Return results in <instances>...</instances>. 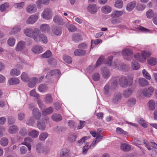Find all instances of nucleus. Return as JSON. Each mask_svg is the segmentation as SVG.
<instances>
[{
	"label": "nucleus",
	"mask_w": 157,
	"mask_h": 157,
	"mask_svg": "<svg viewBox=\"0 0 157 157\" xmlns=\"http://www.w3.org/2000/svg\"><path fill=\"white\" fill-rule=\"evenodd\" d=\"M39 134V132L35 130H33L29 132V135L33 138H37Z\"/></svg>",
	"instance_id": "38"
},
{
	"label": "nucleus",
	"mask_w": 157,
	"mask_h": 157,
	"mask_svg": "<svg viewBox=\"0 0 157 157\" xmlns=\"http://www.w3.org/2000/svg\"><path fill=\"white\" fill-rule=\"evenodd\" d=\"M138 82L140 85L142 87L148 86L149 84L148 82L143 78H140L139 79Z\"/></svg>",
	"instance_id": "23"
},
{
	"label": "nucleus",
	"mask_w": 157,
	"mask_h": 157,
	"mask_svg": "<svg viewBox=\"0 0 157 157\" xmlns=\"http://www.w3.org/2000/svg\"><path fill=\"white\" fill-rule=\"evenodd\" d=\"M154 89L152 86H150L147 89H144L143 91V95L146 97H150L154 91Z\"/></svg>",
	"instance_id": "8"
},
{
	"label": "nucleus",
	"mask_w": 157,
	"mask_h": 157,
	"mask_svg": "<svg viewBox=\"0 0 157 157\" xmlns=\"http://www.w3.org/2000/svg\"><path fill=\"white\" fill-rule=\"evenodd\" d=\"M115 6L117 8H121L123 5V2L121 0H115Z\"/></svg>",
	"instance_id": "61"
},
{
	"label": "nucleus",
	"mask_w": 157,
	"mask_h": 157,
	"mask_svg": "<svg viewBox=\"0 0 157 157\" xmlns=\"http://www.w3.org/2000/svg\"><path fill=\"white\" fill-rule=\"evenodd\" d=\"M60 74V72L57 69L53 70H51L49 72H48L47 74L46 78L48 79H51L52 77H54L58 78L59 77Z\"/></svg>",
	"instance_id": "5"
},
{
	"label": "nucleus",
	"mask_w": 157,
	"mask_h": 157,
	"mask_svg": "<svg viewBox=\"0 0 157 157\" xmlns=\"http://www.w3.org/2000/svg\"><path fill=\"white\" fill-rule=\"evenodd\" d=\"M20 74V71L19 70L14 68L12 69L10 72V75L12 76H18Z\"/></svg>",
	"instance_id": "51"
},
{
	"label": "nucleus",
	"mask_w": 157,
	"mask_h": 157,
	"mask_svg": "<svg viewBox=\"0 0 157 157\" xmlns=\"http://www.w3.org/2000/svg\"><path fill=\"white\" fill-rule=\"evenodd\" d=\"M121 148L125 151H128L131 149L130 145L127 144H121Z\"/></svg>",
	"instance_id": "44"
},
{
	"label": "nucleus",
	"mask_w": 157,
	"mask_h": 157,
	"mask_svg": "<svg viewBox=\"0 0 157 157\" xmlns=\"http://www.w3.org/2000/svg\"><path fill=\"white\" fill-rule=\"evenodd\" d=\"M21 29V27L19 26H15L12 29V31L10 33L11 35L15 34L20 32Z\"/></svg>",
	"instance_id": "57"
},
{
	"label": "nucleus",
	"mask_w": 157,
	"mask_h": 157,
	"mask_svg": "<svg viewBox=\"0 0 157 157\" xmlns=\"http://www.w3.org/2000/svg\"><path fill=\"white\" fill-rule=\"evenodd\" d=\"M18 130L17 127L15 125H12L8 129V132L10 134H14Z\"/></svg>",
	"instance_id": "36"
},
{
	"label": "nucleus",
	"mask_w": 157,
	"mask_h": 157,
	"mask_svg": "<svg viewBox=\"0 0 157 157\" xmlns=\"http://www.w3.org/2000/svg\"><path fill=\"white\" fill-rule=\"evenodd\" d=\"M32 139L30 137H28L25 138L24 142L22 144L26 146L29 150L30 151L31 149V146L30 144V143L32 142Z\"/></svg>",
	"instance_id": "19"
},
{
	"label": "nucleus",
	"mask_w": 157,
	"mask_h": 157,
	"mask_svg": "<svg viewBox=\"0 0 157 157\" xmlns=\"http://www.w3.org/2000/svg\"><path fill=\"white\" fill-rule=\"evenodd\" d=\"M140 65L135 60H133L131 64V68L132 69L136 70H137L139 68Z\"/></svg>",
	"instance_id": "35"
},
{
	"label": "nucleus",
	"mask_w": 157,
	"mask_h": 157,
	"mask_svg": "<svg viewBox=\"0 0 157 157\" xmlns=\"http://www.w3.org/2000/svg\"><path fill=\"white\" fill-rule=\"evenodd\" d=\"M120 70L124 71H128L130 69V66L128 64H126L123 62L121 63Z\"/></svg>",
	"instance_id": "28"
},
{
	"label": "nucleus",
	"mask_w": 157,
	"mask_h": 157,
	"mask_svg": "<svg viewBox=\"0 0 157 157\" xmlns=\"http://www.w3.org/2000/svg\"><path fill=\"white\" fill-rule=\"evenodd\" d=\"M20 82L19 79L16 78H13L10 79L8 81V83L10 85H13L18 84Z\"/></svg>",
	"instance_id": "33"
},
{
	"label": "nucleus",
	"mask_w": 157,
	"mask_h": 157,
	"mask_svg": "<svg viewBox=\"0 0 157 157\" xmlns=\"http://www.w3.org/2000/svg\"><path fill=\"white\" fill-rule=\"evenodd\" d=\"M111 11V8L107 6H104L101 8L102 12L105 13H110Z\"/></svg>",
	"instance_id": "50"
},
{
	"label": "nucleus",
	"mask_w": 157,
	"mask_h": 157,
	"mask_svg": "<svg viewBox=\"0 0 157 157\" xmlns=\"http://www.w3.org/2000/svg\"><path fill=\"white\" fill-rule=\"evenodd\" d=\"M133 78L132 77H128V78L124 76H121L119 79V84L122 87L125 88L131 86L133 82Z\"/></svg>",
	"instance_id": "1"
},
{
	"label": "nucleus",
	"mask_w": 157,
	"mask_h": 157,
	"mask_svg": "<svg viewBox=\"0 0 157 157\" xmlns=\"http://www.w3.org/2000/svg\"><path fill=\"white\" fill-rule=\"evenodd\" d=\"M136 102V98H131L129 99L127 102V105L130 107H132L135 105Z\"/></svg>",
	"instance_id": "30"
},
{
	"label": "nucleus",
	"mask_w": 157,
	"mask_h": 157,
	"mask_svg": "<svg viewBox=\"0 0 157 157\" xmlns=\"http://www.w3.org/2000/svg\"><path fill=\"white\" fill-rule=\"evenodd\" d=\"M87 10L91 14H94L97 11V7L94 4H91L89 5L87 7Z\"/></svg>",
	"instance_id": "13"
},
{
	"label": "nucleus",
	"mask_w": 157,
	"mask_h": 157,
	"mask_svg": "<svg viewBox=\"0 0 157 157\" xmlns=\"http://www.w3.org/2000/svg\"><path fill=\"white\" fill-rule=\"evenodd\" d=\"M63 59L67 63L71 64L72 62V59L69 56H63Z\"/></svg>",
	"instance_id": "59"
},
{
	"label": "nucleus",
	"mask_w": 157,
	"mask_h": 157,
	"mask_svg": "<svg viewBox=\"0 0 157 157\" xmlns=\"http://www.w3.org/2000/svg\"><path fill=\"white\" fill-rule=\"evenodd\" d=\"M65 25L69 31L70 32H74L77 29L76 27L72 24L67 23Z\"/></svg>",
	"instance_id": "39"
},
{
	"label": "nucleus",
	"mask_w": 157,
	"mask_h": 157,
	"mask_svg": "<svg viewBox=\"0 0 157 157\" xmlns=\"http://www.w3.org/2000/svg\"><path fill=\"white\" fill-rule=\"evenodd\" d=\"M134 57L139 62L142 63H143L146 61L145 57L143 56L142 53L140 54L139 53H137L135 55Z\"/></svg>",
	"instance_id": "27"
},
{
	"label": "nucleus",
	"mask_w": 157,
	"mask_h": 157,
	"mask_svg": "<svg viewBox=\"0 0 157 157\" xmlns=\"http://www.w3.org/2000/svg\"><path fill=\"white\" fill-rule=\"evenodd\" d=\"M31 50L33 53L39 54L42 52L43 48L41 46L39 45H35L33 47Z\"/></svg>",
	"instance_id": "17"
},
{
	"label": "nucleus",
	"mask_w": 157,
	"mask_h": 157,
	"mask_svg": "<svg viewBox=\"0 0 157 157\" xmlns=\"http://www.w3.org/2000/svg\"><path fill=\"white\" fill-rule=\"evenodd\" d=\"M38 89L40 92H44L47 90L48 87L45 84H41L38 86Z\"/></svg>",
	"instance_id": "40"
},
{
	"label": "nucleus",
	"mask_w": 157,
	"mask_h": 157,
	"mask_svg": "<svg viewBox=\"0 0 157 157\" xmlns=\"http://www.w3.org/2000/svg\"><path fill=\"white\" fill-rule=\"evenodd\" d=\"M135 88V86H133L125 90L123 92V95L124 97L127 98L129 97L133 93Z\"/></svg>",
	"instance_id": "12"
},
{
	"label": "nucleus",
	"mask_w": 157,
	"mask_h": 157,
	"mask_svg": "<svg viewBox=\"0 0 157 157\" xmlns=\"http://www.w3.org/2000/svg\"><path fill=\"white\" fill-rule=\"evenodd\" d=\"M15 42V39L14 38L11 37L8 39L7 41V43L9 46H12L14 45Z\"/></svg>",
	"instance_id": "64"
},
{
	"label": "nucleus",
	"mask_w": 157,
	"mask_h": 157,
	"mask_svg": "<svg viewBox=\"0 0 157 157\" xmlns=\"http://www.w3.org/2000/svg\"><path fill=\"white\" fill-rule=\"evenodd\" d=\"M123 11L116 10L113 11L111 14V16L112 18H116L118 17L123 14Z\"/></svg>",
	"instance_id": "31"
},
{
	"label": "nucleus",
	"mask_w": 157,
	"mask_h": 157,
	"mask_svg": "<svg viewBox=\"0 0 157 157\" xmlns=\"http://www.w3.org/2000/svg\"><path fill=\"white\" fill-rule=\"evenodd\" d=\"M54 109L52 107H50L48 108H45L42 111L43 115H46L51 114L53 113Z\"/></svg>",
	"instance_id": "26"
},
{
	"label": "nucleus",
	"mask_w": 157,
	"mask_h": 157,
	"mask_svg": "<svg viewBox=\"0 0 157 157\" xmlns=\"http://www.w3.org/2000/svg\"><path fill=\"white\" fill-rule=\"evenodd\" d=\"M70 155V153L69 149L64 148L61 150L60 152V157H69Z\"/></svg>",
	"instance_id": "15"
},
{
	"label": "nucleus",
	"mask_w": 157,
	"mask_h": 157,
	"mask_svg": "<svg viewBox=\"0 0 157 157\" xmlns=\"http://www.w3.org/2000/svg\"><path fill=\"white\" fill-rule=\"evenodd\" d=\"M62 31V29L58 27H55L52 30V32L53 33L57 36L60 35L61 34Z\"/></svg>",
	"instance_id": "42"
},
{
	"label": "nucleus",
	"mask_w": 157,
	"mask_h": 157,
	"mask_svg": "<svg viewBox=\"0 0 157 157\" xmlns=\"http://www.w3.org/2000/svg\"><path fill=\"white\" fill-rule=\"evenodd\" d=\"M26 11L27 13H32L35 12L37 10L36 5L34 4H29L26 7Z\"/></svg>",
	"instance_id": "11"
},
{
	"label": "nucleus",
	"mask_w": 157,
	"mask_h": 157,
	"mask_svg": "<svg viewBox=\"0 0 157 157\" xmlns=\"http://www.w3.org/2000/svg\"><path fill=\"white\" fill-rule=\"evenodd\" d=\"M143 143L145 144V147L148 150H150L151 149L150 146L155 148L157 149V144L155 143L152 142H148L147 140L145 141V140H143Z\"/></svg>",
	"instance_id": "14"
},
{
	"label": "nucleus",
	"mask_w": 157,
	"mask_h": 157,
	"mask_svg": "<svg viewBox=\"0 0 157 157\" xmlns=\"http://www.w3.org/2000/svg\"><path fill=\"white\" fill-rule=\"evenodd\" d=\"M86 50H81L80 49H76L74 52V54L75 56H84L86 54Z\"/></svg>",
	"instance_id": "22"
},
{
	"label": "nucleus",
	"mask_w": 157,
	"mask_h": 157,
	"mask_svg": "<svg viewBox=\"0 0 157 157\" xmlns=\"http://www.w3.org/2000/svg\"><path fill=\"white\" fill-rule=\"evenodd\" d=\"M26 44L25 42L21 40L17 44L15 48V50L17 52L23 51L25 48Z\"/></svg>",
	"instance_id": "9"
},
{
	"label": "nucleus",
	"mask_w": 157,
	"mask_h": 157,
	"mask_svg": "<svg viewBox=\"0 0 157 157\" xmlns=\"http://www.w3.org/2000/svg\"><path fill=\"white\" fill-rule=\"evenodd\" d=\"M33 117L35 119H39L41 116V112L38 109L35 108H33L32 111Z\"/></svg>",
	"instance_id": "10"
},
{
	"label": "nucleus",
	"mask_w": 157,
	"mask_h": 157,
	"mask_svg": "<svg viewBox=\"0 0 157 157\" xmlns=\"http://www.w3.org/2000/svg\"><path fill=\"white\" fill-rule=\"evenodd\" d=\"M67 125L70 128L75 129L76 128L75 123L72 120H69L67 121Z\"/></svg>",
	"instance_id": "55"
},
{
	"label": "nucleus",
	"mask_w": 157,
	"mask_h": 157,
	"mask_svg": "<svg viewBox=\"0 0 157 157\" xmlns=\"http://www.w3.org/2000/svg\"><path fill=\"white\" fill-rule=\"evenodd\" d=\"M52 54L50 50H48L42 54L41 56L43 58H48L52 56Z\"/></svg>",
	"instance_id": "58"
},
{
	"label": "nucleus",
	"mask_w": 157,
	"mask_h": 157,
	"mask_svg": "<svg viewBox=\"0 0 157 157\" xmlns=\"http://www.w3.org/2000/svg\"><path fill=\"white\" fill-rule=\"evenodd\" d=\"M21 79L24 82H27L29 80V77L25 72L22 73L21 75Z\"/></svg>",
	"instance_id": "43"
},
{
	"label": "nucleus",
	"mask_w": 157,
	"mask_h": 157,
	"mask_svg": "<svg viewBox=\"0 0 157 157\" xmlns=\"http://www.w3.org/2000/svg\"><path fill=\"white\" fill-rule=\"evenodd\" d=\"M121 63V62H120V61L118 60H116L114 61L112 65L115 68L117 69L120 70V67Z\"/></svg>",
	"instance_id": "56"
},
{
	"label": "nucleus",
	"mask_w": 157,
	"mask_h": 157,
	"mask_svg": "<svg viewBox=\"0 0 157 157\" xmlns=\"http://www.w3.org/2000/svg\"><path fill=\"white\" fill-rule=\"evenodd\" d=\"M72 39L75 42H78L82 40L81 35L79 33H74L72 35Z\"/></svg>",
	"instance_id": "29"
},
{
	"label": "nucleus",
	"mask_w": 157,
	"mask_h": 157,
	"mask_svg": "<svg viewBox=\"0 0 157 157\" xmlns=\"http://www.w3.org/2000/svg\"><path fill=\"white\" fill-rule=\"evenodd\" d=\"M38 17L35 14L32 15L29 17L26 21L27 24H32L35 22L37 20Z\"/></svg>",
	"instance_id": "16"
},
{
	"label": "nucleus",
	"mask_w": 157,
	"mask_h": 157,
	"mask_svg": "<svg viewBox=\"0 0 157 157\" xmlns=\"http://www.w3.org/2000/svg\"><path fill=\"white\" fill-rule=\"evenodd\" d=\"M109 86L108 84H106L104 86L103 89V91L104 94L107 95L109 94Z\"/></svg>",
	"instance_id": "60"
},
{
	"label": "nucleus",
	"mask_w": 157,
	"mask_h": 157,
	"mask_svg": "<svg viewBox=\"0 0 157 157\" xmlns=\"http://www.w3.org/2000/svg\"><path fill=\"white\" fill-rule=\"evenodd\" d=\"M38 30L39 29H38L33 30L31 28H28L24 29V32L26 36L32 38L34 39Z\"/></svg>",
	"instance_id": "4"
},
{
	"label": "nucleus",
	"mask_w": 157,
	"mask_h": 157,
	"mask_svg": "<svg viewBox=\"0 0 157 157\" xmlns=\"http://www.w3.org/2000/svg\"><path fill=\"white\" fill-rule=\"evenodd\" d=\"M45 149V147L42 146V144L41 143H39L36 145V150L38 153L44 152V149Z\"/></svg>",
	"instance_id": "32"
},
{
	"label": "nucleus",
	"mask_w": 157,
	"mask_h": 157,
	"mask_svg": "<svg viewBox=\"0 0 157 157\" xmlns=\"http://www.w3.org/2000/svg\"><path fill=\"white\" fill-rule=\"evenodd\" d=\"M45 102L47 104H50L53 102V98L50 94H47L44 98Z\"/></svg>",
	"instance_id": "25"
},
{
	"label": "nucleus",
	"mask_w": 157,
	"mask_h": 157,
	"mask_svg": "<svg viewBox=\"0 0 157 157\" xmlns=\"http://www.w3.org/2000/svg\"><path fill=\"white\" fill-rule=\"evenodd\" d=\"M25 6V3L23 2L19 3H15L13 6L14 7L18 9H21L23 8Z\"/></svg>",
	"instance_id": "52"
},
{
	"label": "nucleus",
	"mask_w": 157,
	"mask_h": 157,
	"mask_svg": "<svg viewBox=\"0 0 157 157\" xmlns=\"http://www.w3.org/2000/svg\"><path fill=\"white\" fill-rule=\"evenodd\" d=\"M38 79L37 78H33L28 83V86L29 87L33 88L35 85Z\"/></svg>",
	"instance_id": "46"
},
{
	"label": "nucleus",
	"mask_w": 157,
	"mask_h": 157,
	"mask_svg": "<svg viewBox=\"0 0 157 157\" xmlns=\"http://www.w3.org/2000/svg\"><path fill=\"white\" fill-rule=\"evenodd\" d=\"M43 17L45 19L49 20L52 17V11L49 8H46L44 9L42 13Z\"/></svg>",
	"instance_id": "6"
},
{
	"label": "nucleus",
	"mask_w": 157,
	"mask_h": 157,
	"mask_svg": "<svg viewBox=\"0 0 157 157\" xmlns=\"http://www.w3.org/2000/svg\"><path fill=\"white\" fill-rule=\"evenodd\" d=\"M121 99V95L119 93H115L112 99V101L114 104H117Z\"/></svg>",
	"instance_id": "18"
},
{
	"label": "nucleus",
	"mask_w": 157,
	"mask_h": 157,
	"mask_svg": "<svg viewBox=\"0 0 157 157\" xmlns=\"http://www.w3.org/2000/svg\"><path fill=\"white\" fill-rule=\"evenodd\" d=\"M51 118L52 120L56 122L61 121L62 119V116L58 113H53L51 116Z\"/></svg>",
	"instance_id": "21"
},
{
	"label": "nucleus",
	"mask_w": 157,
	"mask_h": 157,
	"mask_svg": "<svg viewBox=\"0 0 157 157\" xmlns=\"http://www.w3.org/2000/svg\"><path fill=\"white\" fill-rule=\"evenodd\" d=\"M40 29L42 32L48 33L49 30V26L47 24H43L40 26Z\"/></svg>",
	"instance_id": "34"
},
{
	"label": "nucleus",
	"mask_w": 157,
	"mask_h": 157,
	"mask_svg": "<svg viewBox=\"0 0 157 157\" xmlns=\"http://www.w3.org/2000/svg\"><path fill=\"white\" fill-rule=\"evenodd\" d=\"M101 71L102 77L106 79H108L110 76L109 70L106 67H102Z\"/></svg>",
	"instance_id": "7"
},
{
	"label": "nucleus",
	"mask_w": 157,
	"mask_h": 157,
	"mask_svg": "<svg viewBox=\"0 0 157 157\" xmlns=\"http://www.w3.org/2000/svg\"><path fill=\"white\" fill-rule=\"evenodd\" d=\"M112 82L111 84V87L115 88L117 85L118 78L117 77H113L112 78Z\"/></svg>",
	"instance_id": "49"
},
{
	"label": "nucleus",
	"mask_w": 157,
	"mask_h": 157,
	"mask_svg": "<svg viewBox=\"0 0 157 157\" xmlns=\"http://www.w3.org/2000/svg\"><path fill=\"white\" fill-rule=\"evenodd\" d=\"M147 62L151 65H155L157 63V59L155 58L151 57L147 59Z\"/></svg>",
	"instance_id": "45"
},
{
	"label": "nucleus",
	"mask_w": 157,
	"mask_h": 157,
	"mask_svg": "<svg viewBox=\"0 0 157 157\" xmlns=\"http://www.w3.org/2000/svg\"><path fill=\"white\" fill-rule=\"evenodd\" d=\"M48 134L46 132H41L39 136V139L41 141L44 140L48 137Z\"/></svg>",
	"instance_id": "47"
},
{
	"label": "nucleus",
	"mask_w": 157,
	"mask_h": 157,
	"mask_svg": "<svg viewBox=\"0 0 157 157\" xmlns=\"http://www.w3.org/2000/svg\"><path fill=\"white\" fill-rule=\"evenodd\" d=\"M143 76L147 79L150 80L151 79V76L150 74L145 69H143L142 72Z\"/></svg>",
	"instance_id": "54"
},
{
	"label": "nucleus",
	"mask_w": 157,
	"mask_h": 157,
	"mask_svg": "<svg viewBox=\"0 0 157 157\" xmlns=\"http://www.w3.org/2000/svg\"><path fill=\"white\" fill-rule=\"evenodd\" d=\"M136 4V2L135 1H133L130 2L127 6V10L128 11H131L134 8Z\"/></svg>",
	"instance_id": "41"
},
{
	"label": "nucleus",
	"mask_w": 157,
	"mask_h": 157,
	"mask_svg": "<svg viewBox=\"0 0 157 157\" xmlns=\"http://www.w3.org/2000/svg\"><path fill=\"white\" fill-rule=\"evenodd\" d=\"M121 53L125 60L130 61L132 59V57L131 56L133 53V51L131 49L128 48H124L122 50Z\"/></svg>",
	"instance_id": "2"
},
{
	"label": "nucleus",
	"mask_w": 157,
	"mask_h": 157,
	"mask_svg": "<svg viewBox=\"0 0 157 157\" xmlns=\"http://www.w3.org/2000/svg\"><path fill=\"white\" fill-rule=\"evenodd\" d=\"M37 127L40 130L44 131L46 128V125L45 122L41 120L37 121Z\"/></svg>",
	"instance_id": "24"
},
{
	"label": "nucleus",
	"mask_w": 157,
	"mask_h": 157,
	"mask_svg": "<svg viewBox=\"0 0 157 157\" xmlns=\"http://www.w3.org/2000/svg\"><path fill=\"white\" fill-rule=\"evenodd\" d=\"M34 40L37 42H42L44 44H47L48 41L47 36L44 34H40L39 29Z\"/></svg>",
	"instance_id": "3"
},
{
	"label": "nucleus",
	"mask_w": 157,
	"mask_h": 157,
	"mask_svg": "<svg viewBox=\"0 0 157 157\" xmlns=\"http://www.w3.org/2000/svg\"><path fill=\"white\" fill-rule=\"evenodd\" d=\"M53 21L56 23L60 25H63L64 24L63 19L58 15H56L53 17Z\"/></svg>",
	"instance_id": "20"
},
{
	"label": "nucleus",
	"mask_w": 157,
	"mask_h": 157,
	"mask_svg": "<svg viewBox=\"0 0 157 157\" xmlns=\"http://www.w3.org/2000/svg\"><path fill=\"white\" fill-rule=\"evenodd\" d=\"M148 105L150 110L152 111L154 110L155 107V101L153 100H149L148 103Z\"/></svg>",
	"instance_id": "37"
},
{
	"label": "nucleus",
	"mask_w": 157,
	"mask_h": 157,
	"mask_svg": "<svg viewBox=\"0 0 157 157\" xmlns=\"http://www.w3.org/2000/svg\"><path fill=\"white\" fill-rule=\"evenodd\" d=\"M10 5L8 3L6 2L2 4L0 6V10L2 12L5 11L7 9L9 8Z\"/></svg>",
	"instance_id": "48"
},
{
	"label": "nucleus",
	"mask_w": 157,
	"mask_h": 157,
	"mask_svg": "<svg viewBox=\"0 0 157 157\" xmlns=\"http://www.w3.org/2000/svg\"><path fill=\"white\" fill-rule=\"evenodd\" d=\"M30 95L31 96L37 98H40L39 95L36 93L35 89H33L30 91Z\"/></svg>",
	"instance_id": "63"
},
{
	"label": "nucleus",
	"mask_w": 157,
	"mask_h": 157,
	"mask_svg": "<svg viewBox=\"0 0 157 157\" xmlns=\"http://www.w3.org/2000/svg\"><path fill=\"white\" fill-rule=\"evenodd\" d=\"M0 143L1 145L2 146H6L8 144V140L7 138L6 137H3L0 140Z\"/></svg>",
	"instance_id": "53"
},
{
	"label": "nucleus",
	"mask_w": 157,
	"mask_h": 157,
	"mask_svg": "<svg viewBox=\"0 0 157 157\" xmlns=\"http://www.w3.org/2000/svg\"><path fill=\"white\" fill-rule=\"evenodd\" d=\"M28 132L27 130L25 128H21L19 131V134L22 136L26 135Z\"/></svg>",
	"instance_id": "62"
}]
</instances>
